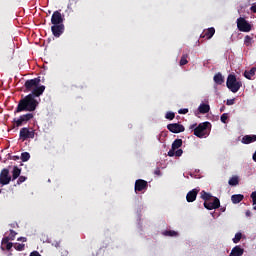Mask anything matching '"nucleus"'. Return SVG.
<instances>
[{
  "label": "nucleus",
  "instance_id": "f257e3e1",
  "mask_svg": "<svg viewBox=\"0 0 256 256\" xmlns=\"http://www.w3.org/2000/svg\"><path fill=\"white\" fill-rule=\"evenodd\" d=\"M43 93H45V86L41 85L40 88H36L30 94L20 99L16 109L14 110V115H17V113H23V111H27L28 113L36 111L37 107H39V100H37V98L41 97Z\"/></svg>",
  "mask_w": 256,
  "mask_h": 256
},
{
  "label": "nucleus",
  "instance_id": "f03ea898",
  "mask_svg": "<svg viewBox=\"0 0 256 256\" xmlns=\"http://www.w3.org/2000/svg\"><path fill=\"white\" fill-rule=\"evenodd\" d=\"M34 117L35 114L33 112H28L26 114L20 115L19 118H14L12 121V129H19V127L27 125V123Z\"/></svg>",
  "mask_w": 256,
  "mask_h": 256
},
{
  "label": "nucleus",
  "instance_id": "7ed1b4c3",
  "mask_svg": "<svg viewBox=\"0 0 256 256\" xmlns=\"http://www.w3.org/2000/svg\"><path fill=\"white\" fill-rule=\"evenodd\" d=\"M226 87H228L232 93H237V91L243 87V83L241 81H237V76L230 74L227 77Z\"/></svg>",
  "mask_w": 256,
  "mask_h": 256
},
{
  "label": "nucleus",
  "instance_id": "20e7f679",
  "mask_svg": "<svg viewBox=\"0 0 256 256\" xmlns=\"http://www.w3.org/2000/svg\"><path fill=\"white\" fill-rule=\"evenodd\" d=\"M209 129H211V123L210 122L200 123L194 129V135H195V137H198L199 139H203V137H206V135H209Z\"/></svg>",
  "mask_w": 256,
  "mask_h": 256
},
{
  "label": "nucleus",
  "instance_id": "39448f33",
  "mask_svg": "<svg viewBox=\"0 0 256 256\" xmlns=\"http://www.w3.org/2000/svg\"><path fill=\"white\" fill-rule=\"evenodd\" d=\"M20 141H29V139H35V129L31 127H23L19 132Z\"/></svg>",
  "mask_w": 256,
  "mask_h": 256
},
{
  "label": "nucleus",
  "instance_id": "423d86ee",
  "mask_svg": "<svg viewBox=\"0 0 256 256\" xmlns=\"http://www.w3.org/2000/svg\"><path fill=\"white\" fill-rule=\"evenodd\" d=\"M40 83H41L40 77L26 80V82L24 84V87H25L24 92L29 93V91H31V93H33V91H35V89L41 88V86H39Z\"/></svg>",
  "mask_w": 256,
  "mask_h": 256
},
{
  "label": "nucleus",
  "instance_id": "0eeeda50",
  "mask_svg": "<svg viewBox=\"0 0 256 256\" xmlns=\"http://www.w3.org/2000/svg\"><path fill=\"white\" fill-rule=\"evenodd\" d=\"M13 178L9 174L8 168H3L0 172V185H9Z\"/></svg>",
  "mask_w": 256,
  "mask_h": 256
},
{
  "label": "nucleus",
  "instance_id": "6e6552de",
  "mask_svg": "<svg viewBox=\"0 0 256 256\" xmlns=\"http://www.w3.org/2000/svg\"><path fill=\"white\" fill-rule=\"evenodd\" d=\"M237 27L239 31H242L243 33H249L251 31V24L245 20V18H238L237 19Z\"/></svg>",
  "mask_w": 256,
  "mask_h": 256
},
{
  "label": "nucleus",
  "instance_id": "1a4fd4ad",
  "mask_svg": "<svg viewBox=\"0 0 256 256\" xmlns=\"http://www.w3.org/2000/svg\"><path fill=\"white\" fill-rule=\"evenodd\" d=\"M167 129L170 133H183L185 131V126L180 123H171L167 125Z\"/></svg>",
  "mask_w": 256,
  "mask_h": 256
},
{
  "label": "nucleus",
  "instance_id": "9d476101",
  "mask_svg": "<svg viewBox=\"0 0 256 256\" xmlns=\"http://www.w3.org/2000/svg\"><path fill=\"white\" fill-rule=\"evenodd\" d=\"M149 187V183L143 179H138L135 181V186H134V191L137 192H141V191H145L147 190V188Z\"/></svg>",
  "mask_w": 256,
  "mask_h": 256
},
{
  "label": "nucleus",
  "instance_id": "9b49d317",
  "mask_svg": "<svg viewBox=\"0 0 256 256\" xmlns=\"http://www.w3.org/2000/svg\"><path fill=\"white\" fill-rule=\"evenodd\" d=\"M205 209H208V211H213V209H219L221 207V201L219 198L214 197L213 202H204Z\"/></svg>",
  "mask_w": 256,
  "mask_h": 256
},
{
  "label": "nucleus",
  "instance_id": "f8f14e48",
  "mask_svg": "<svg viewBox=\"0 0 256 256\" xmlns=\"http://www.w3.org/2000/svg\"><path fill=\"white\" fill-rule=\"evenodd\" d=\"M52 35L54 37H59L62 33H65V25L64 24H53L51 27Z\"/></svg>",
  "mask_w": 256,
  "mask_h": 256
},
{
  "label": "nucleus",
  "instance_id": "ddd939ff",
  "mask_svg": "<svg viewBox=\"0 0 256 256\" xmlns=\"http://www.w3.org/2000/svg\"><path fill=\"white\" fill-rule=\"evenodd\" d=\"M51 23L52 25H63V16L61 15V12L54 11L51 17Z\"/></svg>",
  "mask_w": 256,
  "mask_h": 256
},
{
  "label": "nucleus",
  "instance_id": "4468645a",
  "mask_svg": "<svg viewBox=\"0 0 256 256\" xmlns=\"http://www.w3.org/2000/svg\"><path fill=\"white\" fill-rule=\"evenodd\" d=\"M197 195H199V189L194 188L191 191H189L186 195V201L188 203H193L197 199Z\"/></svg>",
  "mask_w": 256,
  "mask_h": 256
},
{
  "label": "nucleus",
  "instance_id": "2eb2a0df",
  "mask_svg": "<svg viewBox=\"0 0 256 256\" xmlns=\"http://www.w3.org/2000/svg\"><path fill=\"white\" fill-rule=\"evenodd\" d=\"M255 141H256V135H245L242 138V143L244 145H249L251 143H255Z\"/></svg>",
  "mask_w": 256,
  "mask_h": 256
},
{
  "label": "nucleus",
  "instance_id": "dca6fc26",
  "mask_svg": "<svg viewBox=\"0 0 256 256\" xmlns=\"http://www.w3.org/2000/svg\"><path fill=\"white\" fill-rule=\"evenodd\" d=\"M243 253H245V250L241 248V246H235L232 250L229 256H242Z\"/></svg>",
  "mask_w": 256,
  "mask_h": 256
},
{
  "label": "nucleus",
  "instance_id": "f3484780",
  "mask_svg": "<svg viewBox=\"0 0 256 256\" xmlns=\"http://www.w3.org/2000/svg\"><path fill=\"white\" fill-rule=\"evenodd\" d=\"M11 174L12 181H16V179H19V177H21V168H19L18 166H13Z\"/></svg>",
  "mask_w": 256,
  "mask_h": 256
},
{
  "label": "nucleus",
  "instance_id": "a211bd4d",
  "mask_svg": "<svg viewBox=\"0 0 256 256\" xmlns=\"http://www.w3.org/2000/svg\"><path fill=\"white\" fill-rule=\"evenodd\" d=\"M213 35H215V28L211 27L209 28L208 30L204 31L202 34H201V37L202 38H205L206 39H211L213 37Z\"/></svg>",
  "mask_w": 256,
  "mask_h": 256
},
{
  "label": "nucleus",
  "instance_id": "6ab92c4d",
  "mask_svg": "<svg viewBox=\"0 0 256 256\" xmlns=\"http://www.w3.org/2000/svg\"><path fill=\"white\" fill-rule=\"evenodd\" d=\"M214 82L216 85H223L225 83V78L223 77V74L218 72L216 75H214Z\"/></svg>",
  "mask_w": 256,
  "mask_h": 256
},
{
  "label": "nucleus",
  "instance_id": "aec40b11",
  "mask_svg": "<svg viewBox=\"0 0 256 256\" xmlns=\"http://www.w3.org/2000/svg\"><path fill=\"white\" fill-rule=\"evenodd\" d=\"M243 199H245V196H243V194H234L231 196V201L235 205H237V203H241Z\"/></svg>",
  "mask_w": 256,
  "mask_h": 256
},
{
  "label": "nucleus",
  "instance_id": "412c9836",
  "mask_svg": "<svg viewBox=\"0 0 256 256\" xmlns=\"http://www.w3.org/2000/svg\"><path fill=\"white\" fill-rule=\"evenodd\" d=\"M211 110V107L209 104H201L198 108L199 113H202V115H205V113H209Z\"/></svg>",
  "mask_w": 256,
  "mask_h": 256
},
{
  "label": "nucleus",
  "instance_id": "4be33fe9",
  "mask_svg": "<svg viewBox=\"0 0 256 256\" xmlns=\"http://www.w3.org/2000/svg\"><path fill=\"white\" fill-rule=\"evenodd\" d=\"M200 195H201V199H203L204 202L211 201V199H213V196L211 195V193H207L205 192V190H202Z\"/></svg>",
  "mask_w": 256,
  "mask_h": 256
},
{
  "label": "nucleus",
  "instance_id": "5701e85b",
  "mask_svg": "<svg viewBox=\"0 0 256 256\" xmlns=\"http://www.w3.org/2000/svg\"><path fill=\"white\" fill-rule=\"evenodd\" d=\"M255 73H256V67H252L249 71L244 72V77L246 79H251L252 77H254Z\"/></svg>",
  "mask_w": 256,
  "mask_h": 256
},
{
  "label": "nucleus",
  "instance_id": "b1692460",
  "mask_svg": "<svg viewBox=\"0 0 256 256\" xmlns=\"http://www.w3.org/2000/svg\"><path fill=\"white\" fill-rule=\"evenodd\" d=\"M163 235H165V237H177L179 233H177L175 230H166L163 232Z\"/></svg>",
  "mask_w": 256,
  "mask_h": 256
},
{
  "label": "nucleus",
  "instance_id": "393cba45",
  "mask_svg": "<svg viewBox=\"0 0 256 256\" xmlns=\"http://www.w3.org/2000/svg\"><path fill=\"white\" fill-rule=\"evenodd\" d=\"M183 145V140L182 139H176L173 143H172V148L177 150L179 149V147H182Z\"/></svg>",
  "mask_w": 256,
  "mask_h": 256
},
{
  "label": "nucleus",
  "instance_id": "a878e982",
  "mask_svg": "<svg viewBox=\"0 0 256 256\" xmlns=\"http://www.w3.org/2000/svg\"><path fill=\"white\" fill-rule=\"evenodd\" d=\"M228 183L232 187H235L236 185H239V177L233 176L232 178L229 179Z\"/></svg>",
  "mask_w": 256,
  "mask_h": 256
},
{
  "label": "nucleus",
  "instance_id": "bb28decb",
  "mask_svg": "<svg viewBox=\"0 0 256 256\" xmlns=\"http://www.w3.org/2000/svg\"><path fill=\"white\" fill-rule=\"evenodd\" d=\"M29 159H31V154H29V152H23L21 154V161H23V163L29 161Z\"/></svg>",
  "mask_w": 256,
  "mask_h": 256
},
{
  "label": "nucleus",
  "instance_id": "cd10ccee",
  "mask_svg": "<svg viewBox=\"0 0 256 256\" xmlns=\"http://www.w3.org/2000/svg\"><path fill=\"white\" fill-rule=\"evenodd\" d=\"M253 38L249 35L245 36L244 38V44L246 45V47H250V45L252 44Z\"/></svg>",
  "mask_w": 256,
  "mask_h": 256
},
{
  "label": "nucleus",
  "instance_id": "c85d7f7f",
  "mask_svg": "<svg viewBox=\"0 0 256 256\" xmlns=\"http://www.w3.org/2000/svg\"><path fill=\"white\" fill-rule=\"evenodd\" d=\"M189 56L187 55V54H185V55H183L182 57H181V59H180V65H181V67H183V65H187V63H189V61H187V58H188Z\"/></svg>",
  "mask_w": 256,
  "mask_h": 256
},
{
  "label": "nucleus",
  "instance_id": "c756f323",
  "mask_svg": "<svg viewBox=\"0 0 256 256\" xmlns=\"http://www.w3.org/2000/svg\"><path fill=\"white\" fill-rule=\"evenodd\" d=\"M9 241H11L10 238H9V236H6V237H4V238L2 239V246H1L2 251H5V245H6L7 243H10Z\"/></svg>",
  "mask_w": 256,
  "mask_h": 256
},
{
  "label": "nucleus",
  "instance_id": "7c9ffc66",
  "mask_svg": "<svg viewBox=\"0 0 256 256\" xmlns=\"http://www.w3.org/2000/svg\"><path fill=\"white\" fill-rule=\"evenodd\" d=\"M14 249H16V251H25V244L15 243Z\"/></svg>",
  "mask_w": 256,
  "mask_h": 256
},
{
  "label": "nucleus",
  "instance_id": "2f4dec72",
  "mask_svg": "<svg viewBox=\"0 0 256 256\" xmlns=\"http://www.w3.org/2000/svg\"><path fill=\"white\" fill-rule=\"evenodd\" d=\"M165 119H168V121H173V119H175V114L174 112H167L165 114Z\"/></svg>",
  "mask_w": 256,
  "mask_h": 256
},
{
  "label": "nucleus",
  "instance_id": "473e14b6",
  "mask_svg": "<svg viewBox=\"0 0 256 256\" xmlns=\"http://www.w3.org/2000/svg\"><path fill=\"white\" fill-rule=\"evenodd\" d=\"M241 237H243V234H241V232L236 233L235 237L233 238V243H239V241H241Z\"/></svg>",
  "mask_w": 256,
  "mask_h": 256
},
{
  "label": "nucleus",
  "instance_id": "72a5a7b5",
  "mask_svg": "<svg viewBox=\"0 0 256 256\" xmlns=\"http://www.w3.org/2000/svg\"><path fill=\"white\" fill-rule=\"evenodd\" d=\"M27 181V176H19L16 185H21Z\"/></svg>",
  "mask_w": 256,
  "mask_h": 256
},
{
  "label": "nucleus",
  "instance_id": "f704fd0d",
  "mask_svg": "<svg viewBox=\"0 0 256 256\" xmlns=\"http://www.w3.org/2000/svg\"><path fill=\"white\" fill-rule=\"evenodd\" d=\"M227 119H229V114H227V113L222 114L220 117V121L222 123H227Z\"/></svg>",
  "mask_w": 256,
  "mask_h": 256
},
{
  "label": "nucleus",
  "instance_id": "c9c22d12",
  "mask_svg": "<svg viewBox=\"0 0 256 256\" xmlns=\"http://www.w3.org/2000/svg\"><path fill=\"white\" fill-rule=\"evenodd\" d=\"M16 235H17V232H15L14 230H10V234L8 238H10V241H15Z\"/></svg>",
  "mask_w": 256,
  "mask_h": 256
},
{
  "label": "nucleus",
  "instance_id": "e433bc0d",
  "mask_svg": "<svg viewBox=\"0 0 256 256\" xmlns=\"http://www.w3.org/2000/svg\"><path fill=\"white\" fill-rule=\"evenodd\" d=\"M13 248V243L8 242L7 244L4 245V250L6 249L7 251H11Z\"/></svg>",
  "mask_w": 256,
  "mask_h": 256
},
{
  "label": "nucleus",
  "instance_id": "4c0bfd02",
  "mask_svg": "<svg viewBox=\"0 0 256 256\" xmlns=\"http://www.w3.org/2000/svg\"><path fill=\"white\" fill-rule=\"evenodd\" d=\"M178 113H179L180 115H187V113H189V109H187V108L180 109V110L178 111Z\"/></svg>",
  "mask_w": 256,
  "mask_h": 256
},
{
  "label": "nucleus",
  "instance_id": "58836bf2",
  "mask_svg": "<svg viewBox=\"0 0 256 256\" xmlns=\"http://www.w3.org/2000/svg\"><path fill=\"white\" fill-rule=\"evenodd\" d=\"M250 197L252 199L253 205H256V191L252 192Z\"/></svg>",
  "mask_w": 256,
  "mask_h": 256
},
{
  "label": "nucleus",
  "instance_id": "ea45409f",
  "mask_svg": "<svg viewBox=\"0 0 256 256\" xmlns=\"http://www.w3.org/2000/svg\"><path fill=\"white\" fill-rule=\"evenodd\" d=\"M175 149H173V147L168 151V156L169 157H175Z\"/></svg>",
  "mask_w": 256,
  "mask_h": 256
},
{
  "label": "nucleus",
  "instance_id": "a19ab883",
  "mask_svg": "<svg viewBox=\"0 0 256 256\" xmlns=\"http://www.w3.org/2000/svg\"><path fill=\"white\" fill-rule=\"evenodd\" d=\"M181 155H183V150L182 149H177L175 151V157H181Z\"/></svg>",
  "mask_w": 256,
  "mask_h": 256
},
{
  "label": "nucleus",
  "instance_id": "79ce46f5",
  "mask_svg": "<svg viewBox=\"0 0 256 256\" xmlns=\"http://www.w3.org/2000/svg\"><path fill=\"white\" fill-rule=\"evenodd\" d=\"M226 105H235V99L227 100Z\"/></svg>",
  "mask_w": 256,
  "mask_h": 256
},
{
  "label": "nucleus",
  "instance_id": "37998d69",
  "mask_svg": "<svg viewBox=\"0 0 256 256\" xmlns=\"http://www.w3.org/2000/svg\"><path fill=\"white\" fill-rule=\"evenodd\" d=\"M250 11H252V13H256V3H254V4L250 7Z\"/></svg>",
  "mask_w": 256,
  "mask_h": 256
},
{
  "label": "nucleus",
  "instance_id": "c03bdc74",
  "mask_svg": "<svg viewBox=\"0 0 256 256\" xmlns=\"http://www.w3.org/2000/svg\"><path fill=\"white\" fill-rule=\"evenodd\" d=\"M154 175H157L158 177L161 176V169L157 168V169L154 171Z\"/></svg>",
  "mask_w": 256,
  "mask_h": 256
},
{
  "label": "nucleus",
  "instance_id": "a18cd8bd",
  "mask_svg": "<svg viewBox=\"0 0 256 256\" xmlns=\"http://www.w3.org/2000/svg\"><path fill=\"white\" fill-rule=\"evenodd\" d=\"M17 241H23L24 243H26L27 238H26V237H19V238L17 239Z\"/></svg>",
  "mask_w": 256,
  "mask_h": 256
},
{
  "label": "nucleus",
  "instance_id": "49530a36",
  "mask_svg": "<svg viewBox=\"0 0 256 256\" xmlns=\"http://www.w3.org/2000/svg\"><path fill=\"white\" fill-rule=\"evenodd\" d=\"M246 217H251V210L246 211Z\"/></svg>",
  "mask_w": 256,
  "mask_h": 256
},
{
  "label": "nucleus",
  "instance_id": "de8ad7c7",
  "mask_svg": "<svg viewBox=\"0 0 256 256\" xmlns=\"http://www.w3.org/2000/svg\"><path fill=\"white\" fill-rule=\"evenodd\" d=\"M196 127H197V124L190 125V129H194L195 130Z\"/></svg>",
  "mask_w": 256,
  "mask_h": 256
},
{
  "label": "nucleus",
  "instance_id": "09e8293b",
  "mask_svg": "<svg viewBox=\"0 0 256 256\" xmlns=\"http://www.w3.org/2000/svg\"><path fill=\"white\" fill-rule=\"evenodd\" d=\"M13 159L14 161H19V156H14Z\"/></svg>",
  "mask_w": 256,
  "mask_h": 256
},
{
  "label": "nucleus",
  "instance_id": "8fccbe9b",
  "mask_svg": "<svg viewBox=\"0 0 256 256\" xmlns=\"http://www.w3.org/2000/svg\"><path fill=\"white\" fill-rule=\"evenodd\" d=\"M223 111H225V106H223L222 108H220V112L223 113Z\"/></svg>",
  "mask_w": 256,
  "mask_h": 256
}]
</instances>
